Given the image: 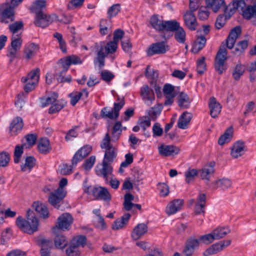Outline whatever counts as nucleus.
<instances>
[{
  "label": "nucleus",
  "mask_w": 256,
  "mask_h": 256,
  "mask_svg": "<svg viewBox=\"0 0 256 256\" xmlns=\"http://www.w3.org/2000/svg\"><path fill=\"white\" fill-rule=\"evenodd\" d=\"M242 33L240 26H236L231 30L226 40V44L224 42L220 46L214 58V68L218 74H221L227 68L226 62L228 60L226 48L232 49L236 40L238 38Z\"/></svg>",
  "instance_id": "obj_1"
},
{
  "label": "nucleus",
  "mask_w": 256,
  "mask_h": 256,
  "mask_svg": "<svg viewBox=\"0 0 256 256\" xmlns=\"http://www.w3.org/2000/svg\"><path fill=\"white\" fill-rule=\"evenodd\" d=\"M26 216L27 220L21 216H18L16 220V224L22 232L32 234L38 230L39 220L30 209L27 210Z\"/></svg>",
  "instance_id": "obj_2"
},
{
  "label": "nucleus",
  "mask_w": 256,
  "mask_h": 256,
  "mask_svg": "<svg viewBox=\"0 0 256 256\" xmlns=\"http://www.w3.org/2000/svg\"><path fill=\"white\" fill-rule=\"evenodd\" d=\"M118 100H120L118 102H114V108L110 110L108 107L104 108L100 111V116L103 118H108L111 120H116L120 114V110L122 108L125 104V101L124 98L120 99L119 97Z\"/></svg>",
  "instance_id": "obj_3"
},
{
  "label": "nucleus",
  "mask_w": 256,
  "mask_h": 256,
  "mask_svg": "<svg viewBox=\"0 0 256 256\" xmlns=\"http://www.w3.org/2000/svg\"><path fill=\"white\" fill-rule=\"evenodd\" d=\"M73 218L70 214L68 213L62 214L58 218L56 224L52 228L53 232L56 233V231L59 230L64 231L70 230Z\"/></svg>",
  "instance_id": "obj_4"
},
{
  "label": "nucleus",
  "mask_w": 256,
  "mask_h": 256,
  "mask_svg": "<svg viewBox=\"0 0 256 256\" xmlns=\"http://www.w3.org/2000/svg\"><path fill=\"white\" fill-rule=\"evenodd\" d=\"M165 40V41L157 42L150 44L147 49V55L152 56L156 54H164L169 50L170 46L167 44L166 38Z\"/></svg>",
  "instance_id": "obj_5"
},
{
  "label": "nucleus",
  "mask_w": 256,
  "mask_h": 256,
  "mask_svg": "<svg viewBox=\"0 0 256 256\" xmlns=\"http://www.w3.org/2000/svg\"><path fill=\"white\" fill-rule=\"evenodd\" d=\"M36 240L37 244L41 247L40 256H51V250L53 247L52 240L39 236L36 238Z\"/></svg>",
  "instance_id": "obj_6"
},
{
  "label": "nucleus",
  "mask_w": 256,
  "mask_h": 256,
  "mask_svg": "<svg viewBox=\"0 0 256 256\" xmlns=\"http://www.w3.org/2000/svg\"><path fill=\"white\" fill-rule=\"evenodd\" d=\"M92 194L96 200H102L106 202H110L112 200V196L108 190L102 186H95L92 190Z\"/></svg>",
  "instance_id": "obj_7"
},
{
  "label": "nucleus",
  "mask_w": 256,
  "mask_h": 256,
  "mask_svg": "<svg viewBox=\"0 0 256 256\" xmlns=\"http://www.w3.org/2000/svg\"><path fill=\"white\" fill-rule=\"evenodd\" d=\"M231 240H224L212 244L210 247L206 249L204 252L203 255L204 256H209L214 254L222 251L226 247L230 245Z\"/></svg>",
  "instance_id": "obj_8"
},
{
  "label": "nucleus",
  "mask_w": 256,
  "mask_h": 256,
  "mask_svg": "<svg viewBox=\"0 0 256 256\" xmlns=\"http://www.w3.org/2000/svg\"><path fill=\"white\" fill-rule=\"evenodd\" d=\"M215 164L214 162H211L206 165L204 168L198 170L200 176L202 180H206V183L209 186L210 184L209 183L210 176L214 172Z\"/></svg>",
  "instance_id": "obj_9"
},
{
  "label": "nucleus",
  "mask_w": 256,
  "mask_h": 256,
  "mask_svg": "<svg viewBox=\"0 0 256 256\" xmlns=\"http://www.w3.org/2000/svg\"><path fill=\"white\" fill-rule=\"evenodd\" d=\"M200 245L199 240L194 237L191 236L188 238L185 246L183 250V254L185 256H192L195 250L198 248Z\"/></svg>",
  "instance_id": "obj_10"
},
{
  "label": "nucleus",
  "mask_w": 256,
  "mask_h": 256,
  "mask_svg": "<svg viewBox=\"0 0 256 256\" xmlns=\"http://www.w3.org/2000/svg\"><path fill=\"white\" fill-rule=\"evenodd\" d=\"M232 186V181L230 179L223 178L212 182L210 184V188L214 190L220 188L222 190H225L230 188Z\"/></svg>",
  "instance_id": "obj_11"
},
{
  "label": "nucleus",
  "mask_w": 256,
  "mask_h": 256,
  "mask_svg": "<svg viewBox=\"0 0 256 256\" xmlns=\"http://www.w3.org/2000/svg\"><path fill=\"white\" fill-rule=\"evenodd\" d=\"M183 19L186 26L192 31L196 30L198 26L196 18L192 12H185L183 15Z\"/></svg>",
  "instance_id": "obj_12"
},
{
  "label": "nucleus",
  "mask_w": 256,
  "mask_h": 256,
  "mask_svg": "<svg viewBox=\"0 0 256 256\" xmlns=\"http://www.w3.org/2000/svg\"><path fill=\"white\" fill-rule=\"evenodd\" d=\"M160 155L164 156H174L178 154L180 151V148L174 145L162 144L158 148Z\"/></svg>",
  "instance_id": "obj_13"
},
{
  "label": "nucleus",
  "mask_w": 256,
  "mask_h": 256,
  "mask_svg": "<svg viewBox=\"0 0 256 256\" xmlns=\"http://www.w3.org/2000/svg\"><path fill=\"white\" fill-rule=\"evenodd\" d=\"M246 150L245 143L243 141L238 140L231 148L230 155L236 158L242 156Z\"/></svg>",
  "instance_id": "obj_14"
},
{
  "label": "nucleus",
  "mask_w": 256,
  "mask_h": 256,
  "mask_svg": "<svg viewBox=\"0 0 256 256\" xmlns=\"http://www.w3.org/2000/svg\"><path fill=\"white\" fill-rule=\"evenodd\" d=\"M184 204L182 199H175L170 202L166 208V213L168 215L173 214L182 210Z\"/></svg>",
  "instance_id": "obj_15"
},
{
  "label": "nucleus",
  "mask_w": 256,
  "mask_h": 256,
  "mask_svg": "<svg viewBox=\"0 0 256 256\" xmlns=\"http://www.w3.org/2000/svg\"><path fill=\"white\" fill-rule=\"evenodd\" d=\"M111 163L104 161L102 162V168L96 170V174L99 176H102L105 179L106 182L108 181V176L112 174L113 168Z\"/></svg>",
  "instance_id": "obj_16"
},
{
  "label": "nucleus",
  "mask_w": 256,
  "mask_h": 256,
  "mask_svg": "<svg viewBox=\"0 0 256 256\" xmlns=\"http://www.w3.org/2000/svg\"><path fill=\"white\" fill-rule=\"evenodd\" d=\"M52 22L53 20L50 16L43 13L36 16L34 24L38 26L44 28L48 26Z\"/></svg>",
  "instance_id": "obj_17"
},
{
  "label": "nucleus",
  "mask_w": 256,
  "mask_h": 256,
  "mask_svg": "<svg viewBox=\"0 0 256 256\" xmlns=\"http://www.w3.org/2000/svg\"><path fill=\"white\" fill-rule=\"evenodd\" d=\"M148 227L144 223L137 224L133 229L131 234L132 238L136 240L143 236L148 232Z\"/></svg>",
  "instance_id": "obj_18"
},
{
  "label": "nucleus",
  "mask_w": 256,
  "mask_h": 256,
  "mask_svg": "<svg viewBox=\"0 0 256 256\" xmlns=\"http://www.w3.org/2000/svg\"><path fill=\"white\" fill-rule=\"evenodd\" d=\"M38 49V45L34 43L26 44L24 49V58L26 60H30L36 54Z\"/></svg>",
  "instance_id": "obj_19"
},
{
  "label": "nucleus",
  "mask_w": 256,
  "mask_h": 256,
  "mask_svg": "<svg viewBox=\"0 0 256 256\" xmlns=\"http://www.w3.org/2000/svg\"><path fill=\"white\" fill-rule=\"evenodd\" d=\"M66 192L58 191L56 190L54 192H50V195L48 197V202L54 207L66 197Z\"/></svg>",
  "instance_id": "obj_20"
},
{
  "label": "nucleus",
  "mask_w": 256,
  "mask_h": 256,
  "mask_svg": "<svg viewBox=\"0 0 256 256\" xmlns=\"http://www.w3.org/2000/svg\"><path fill=\"white\" fill-rule=\"evenodd\" d=\"M24 126V122L21 117L17 116L12 122L10 126V132L12 135H16Z\"/></svg>",
  "instance_id": "obj_21"
},
{
  "label": "nucleus",
  "mask_w": 256,
  "mask_h": 256,
  "mask_svg": "<svg viewBox=\"0 0 256 256\" xmlns=\"http://www.w3.org/2000/svg\"><path fill=\"white\" fill-rule=\"evenodd\" d=\"M209 108L210 114L213 118H216L221 111L222 106L218 102L214 97H211L209 100Z\"/></svg>",
  "instance_id": "obj_22"
},
{
  "label": "nucleus",
  "mask_w": 256,
  "mask_h": 256,
  "mask_svg": "<svg viewBox=\"0 0 256 256\" xmlns=\"http://www.w3.org/2000/svg\"><path fill=\"white\" fill-rule=\"evenodd\" d=\"M140 95L144 100L150 102V104H152L155 99L153 90L148 85H144L140 88Z\"/></svg>",
  "instance_id": "obj_23"
},
{
  "label": "nucleus",
  "mask_w": 256,
  "mask_h": 256,
  "mask_svg": "<svg viewBox=\"0 0 256 256\" xmlns=\"http://www.w3.org/2000/svg\"><path fill=\"white\" fill-rule=\"evenodd\" d=\"M131 214L129 213L124 214L122 216L117 218L112 224V228L118 230L124 228L128 224Z\"/></svg>",
  "instance_id": "obj_24"
},
{
  "label": "nucleus",
  "mask_w": 256,
  "mask_h": 256,
  "mask_svg": "<svg viewBox=\"0 0 256 256\" xmlns=\"http://www.w3.org/2000/svg\"><path fill=\"white\" fill-rule=\"evenodd\" d=\"M32 208L44 218H47L49 216V212L46 206L39 202H34L32 205Z\"/></svg>",
  "instance_id": "obj_25"
},
{
  "label": "nucleus",
  "mask_w": 256,
  "mask_h": 256,
  "mask_svg": "<svg viewBox=\"0 0 256 256\" xmlns=\"http://www.w3.org/2000/svg\"><path fill=\"white\" fill-rule=\"evenodd\" d=\"M206 2L207 6L211 8L214 12H216L221 7L225 12L228 10L224 0H206Z\"/></svg>",
  "instance_id": "obj_26"
},
{
  "label": "nucleus",
  "mask_w": 256,
  "mask_h": 256,
  "mask_svg": "<svg viewBox=\"0 0 256 256\" xmlns=\"http://www.w3.org/2000/svg\"><path fill=\"white\" fill-rule=\"evenodd\" d=\"M104 148L106 150L102 161L112 164L117 156V149L112 145L108 146Z\"/></svg>",
  "instance_id": "obj_27"
},
{
  "label": "nucleus",
  "mask_w": 256,
  "mask_h": 256,
  "mask_svg": "<svg viewBox=\"0 0 256 256\" xmlns=\"http://www.w3.org/2000/svg\"><path fill=\"white\" fill-rule=\"evenodd\" d=\"M164 20L159 18L158 14L152 16L150 20V23L152 28L158 32H164Z\"/></svg>",
  "instance_id": "obj_28"
},
{
  "label": "nucleus",
  "mask_w": 256,
  "mask_h": 256,
  "mask_svg": "<svg viewBox=\"0 0 256 256\" xmlns=\"http://www.w3.org/2000/svg\"><path fill=\"white\" fill-rule=\"evenodd\" d=\"M242 15L244 18L248 20L256 18V0L253 4H248L242 10ZM256 24L254 22V24Z\"/></svg>",
  "instance_id": "obj_29"
},
{
  "label": "nucleus",
  "mask_w": 256,
  "mask_h": 256,
  "mask_svg": "<svg viewBox=\"0 0 256 256\" xmlns=\"http://www.w3.org/2000/svg\"><path fill=\"white\" fill-rule=\"evenodd\" d=\"M46 1L45 0H36L32 3L30 9L32 12L36 16L43 14V10L46 8Z\"/></svg>",
  "instance_id": "obj_30"
},
{
  "label": "nucleus",
  "mask_w": 256,
  "mask_h": 256,
  "mask_svg": "<svg viewBox=\"0 0 256 256\" xmlns=\"http://www.w3.org/2000/svg\"><path fill=\"white\" fill-rule=\"evenodd\" d=\"M192 114L188 112H184L180 116L178 122V126L181 129H186L190 122Z\"/></svg>",
  "instance_id": "obj_31"
},
{
  "label": "nucleus",
  "mask_w": 256,
  "mask_h": 256,
  "mask_svg": "<svg viewBox=\"0 0 256 256\" xmlns=\"http://www.w3.org/2000/svg\"><path fill=\"white\" fill-rule=\"evenodd\" d=\"M40 76V69L36 68L31 70L26 77H22L21 80L22 82H26L28 81L38 82Z\"/></svg>",
  "instance_id": "obj_32"
},
{
  "label": "nucleus",
  "mask_w": 256,
  "mask_h": 256,
  "mask_svg": "<svg viewBox=\"0 0 256 256\" xmlns=\"http://www.w3.org/2000/svg\"><path fill=\"white\" fill-rule=\"evenodd\" d=\"M178 98V106L180 108H188L190 106L192 100L186 93L180 92Z\"/></svg>",
  "instance_id": "obj_33"
},
{
  "label": "nucleus",
  "mask_w": 256,
  "mask_h": 256,
  "mask_svg": "<svg viewBox=\"0 0 256 256\" xmlns=\"http://www.w3.org/2000/svg\"><path fill=\"white\" fill-rule=\"evenodd\" d=\"M56 236L54 238V243L56 248L62 249L66 247L68 244V241L66 237L62 234L57 233L56 231Z\"/></svg>",
  "instance_id": "obj_34"
},
{
  "label": "nucleus",
  "mask_w": 256,
  "mask_h": 256,
  "mask_svg": "<svg viewBox=\"0 0 256 256\" xmlns=\"http://www.w3.org/2000/svg\"><path fill=\"white\" fill-rule=\"evenodd\" d=\"M206 42V40L204 36H198L193 44L192 52L195 54L199 52L205 46Z\"/></svg>",
  "instance_id": "obj_35"
},
{
  "label": "nucleus",
  "mask_w": 256,
  "mask_h": 256,
  "mask_svg": "<svg viewBox=\"0 0 256 256\" xmlns=\"http://www.w3.org/2000/svg\"><path fill=\"white\" fill-rule=\"evenodd\" d=\"M70 60L67 56L60 58L58 62L57 72H60L61 74H65L70 66Z\"/></svg>",
  "instance_id": "obj_36"
},
{
  "label": "nucleus",
  "mask_w": 256,
  "mask_h": 256,
  "mask_svg": "<svg viewBox=\"0 0 256 256\" xmlns=\"http://www.w3.org/2000/svg\"><path fill=\"white\" fill-rule=\"evenodd\" d=\"M233 128L232 126L226 130L223 134L220 136L218 140V144L222 146L225 144L229 142L232 137Z\"/></svg>",
  "instance_id": "obj_37"
},
{
  "label": "nucleus",
  "mask_w": 256,
  "mask_h": 256,
  "mask_svg": "<svg viewBox=\"0 0 256 256\" xmlns=\"http://www.w3.org/2000/svg\"><path fill=\"white\" fill-rule=\"evenodd\" d=\"M100 33L102 36L107 34L111 30V21L106 19H102L100 24Z\"/></svg>",
  "instance_id": "obj_38"
},
{
  "label": "nucleus",
  "mask_w": 256,
  "mask_h": 256,
  "mask_svg": "<svg viewBox=\"0 0 256 256\" xmlns=\"http://www.w3.org/2000/svg\"><path fill=\"white\" fill-rule=\"evenodd\" d=\"M180 24L176 20H164V32H174L180 26Z\"/></svg>",
  "instance_id": "obj_39"
},
{
  "label": "nucleus",
  "mask_w": 256,
  "mask_h": 256,
  "mask_svg": "<svg viewBox=\"0 0 256 256\" xmlns=\"http://www.w3.org/2000/svg\"><path fill=\"white\" fill-rule=\"evenodd\" d=\"M6 6H8L2 12L1 14V18H8L10 20V22H14L15 20V11L14 10L15 6L10 4H7Z\"/></svg>",
  "instance_id": "obj_40"
},
{
  "label": "nucleus",
  "mask_w": 256,
  "mask_h": 256,
  "mask_svg": "<svg viewBox=\"0 0 256 256\" xmlns=\"http://www.w3.org/2000/svg\"><path fill=\"white\" fill-rule=\"evenodd\" d=\"M87 242V238L84 235H78L74 237L70 241V243L75 247L79 248L80 246L84 248Z\"/></svg>",
  "instance_id": "obj_41"
},
{
  "label": "nucleus",
  "mask_w": 256,
  "mask_h": 256,
  "mask_svg": "<svg viewBox=\"0 0 256 256\" xmlns=\"http://www.w3.org/2000/svg\"><path fill=\"white\" fill-rule=\"evenodd\" d=\"M36 160L32 156H29L26 158L25 164L20 166L21 170L22 172H26L27 170L29 172L31 171L32 168L36 166Z\"/></svg>",
  "instance_id": "obj_42"
},
{
  "label": "nucleus",
  "mask_w": 256,
  "mask_h": 256,
  "mask_svg": "<svg viewBox=\"0 0 256 256\" xmlns=\"http://www.w3.org/2000/svg\"><path fill=\"white\" fill-rule=\"evenodd\" d=\"M38 147L39 152L43 154H48L51 150L50 141L47 138H42Z\"/></svg>",
  "instance_id": "obj_43"
},
{
  "label": "nucleus",
  "mask_w": 256,
  "mask_h": 256,
  "mask_svg": "<svg viewBox=\"0 0 256 256\" xmlns=\"http://www.w3.org/2000/svg\"><path fill=\"white\" fill-rule=\"evenodd\" d=\"M122 132V125L120 121L116 122L114 124L112 130V140L116 142Z\"/></svg>",
  "instance_id": "obj_44"
},
{
  "label": "nucleus",
  "mask_w": 256,
  "mask_h": 256,
  "mask_svg": "<svg viewBox=\"0 0 256 256\" xmlns=\"http://www.w3.org/2000/svg\"><path fill=\"white\" fill-rule=\"evenodd\" d=\"M175 40L180 44H184L186 40V33L182 26H180L174 32Z\"/></svg>",
  "instance_id": "obj_45"
},
{
  "label": "nucleus",
  "mask_w": 256,
  "mask_h": 256,
  "mask_svg": "<svg viewBox=\"0 0 256 256\" xmlns=\"http://www.w3.org/2000/svg\"><path fill=\"white\" fill-rule=\"evenodd\" d=\"M67 102L64 100H60L57 103L52 104L48 110V112L50 114H54L60 112L66 104Z\"/></svg>",
  "instance_id": "obj_46"
},
{
  "label": "nucleus",
  "mask_w": 256,
  "mask_h": 256,
  "mask_svg": "<svg viewBox=\"0 0 256 256\" xmlns=\"http://www.w3.org/2000/svg\"><path fill=\"white\" fill-rule=\"evenodd\" d=\"M230 232V230L228 228H218L212 232L215 240L224 238Z\"/></svg>",
  "instance_id": "obj_47"
},
{
  "label": "nucleus",
  "mask_w": 256,
  "mask_h": 256,
  "mask_svg": "<svg viewBox=\"0 0 256 256\" xmlns=\"http://www.w3.org/2000/svg\"><path fill=\"white\" fill-rule=\"evenodd\" d=\"M58 98V94L56 92H52L50 96L46 99L44 98H40L42 107L44 108L50 104H53Z\"/></svg>",
  "instance_id": "obj_48"
},
{
  "label": "nucleus",
  "mask_w": 256,
  "mask_h": 256,
  "mask_svg": "<svg viewBox=\"0 0 256 256\" xmlns=\"http://www.w3.org/2000/svg\"><path fill=\"white\" fill-rule=\"evenodd\" d=\"M94 48L97 52L96 58H106L107 54L104 52V50H106L104 42H96L94 44Z\"/></svg>",
  "instance_id": "obj_49"
},
{
  "label": "nucleus",
  "mask_w": 256,
  "mask_h": 256,
  "mask_svg": "<svg viewBox=\"0 0 256 256\" xmlns=\"http://www.w3.org/2000/svg\"><path fill=\"white\" fill-rule=\"evenodd\" d=\"M229 6H232V8H230V10H238V11H241L242 12V10L244 9L247 5L243 0H233L232 2V4H230Z\"/></svg>",
  "instance_id": "obj_50"
},
{
  "label": "nucleus",
  "mask_w": 256,
  "mask_h": 256,
  "mask_svg": "<svg viewBox=\"0 0 256 256\" xmlns=\"http://www.w3.org/2000/svg\"><path fill=\"white\" fill-rule=\"evenodd\" d=\"M148 66L146 68L145 76L150 79V86H153V84L156 83L158 78V72L157 70H152L150 73H148Z\"/></svg>",
  "instance_id": "obj_51"
},
{
  "label": "nucleus",
  "mask_w": 256,
  "mask_h": 256,
  "mask_svg": "<svg viewBox=\"0 0 256 256\" xmlns=\"http://www.w3.org/2000/svg\"><path fill=\"white\" fill-rule=\"evenodd\" d=\"M24 144L22 146L17 145L15 147L14 154V161L15 164H18L20 161L24 152Z\"/></svg>",
  "instance_id": "obj_52"
},
{
  "label": "nucleus",
  "mask_w": 256,
  "mask_h": 256,
  "mask_svg": "<svg viewBox=\"0 0 256 256\" xmlns=\"http://www.w3.org/2000/svg\"><path fill=\"white\" fill-rule=\"evenodd\" d=\"M120 11V5L119 4H114L108 8L107 14L108 18L110 20L112 17L116 16Z\"/></svg>",
  "instance_id": "obj_53"
},
{
  "label": "nucleus",
  "mask_w": 256,
  "mask_h": 256,
  "mask_svg": "<svg viewBox=\"0 0 256 256\" xmlns=\"http://www.w3.org/2000/svg\"><path fill=\"white\" fill-rule=\"evenodd\" d=\"M230 16H228L223 14L218 15L215 22L216 28L220 30L224 26L226 20L229 19Z\"/></svg>",
  "instance_id": "obj_54"
},
{
  "label": "nucleus",
  "mask_w": 256,
  "mask_h": 256,
  "mask_svg": "<svg viewBox=\"0 0 256 256\" xmlns=\"http://www.w3.org/2000/svg\"><path fill=\"white\" fill-rule=\"evenodd\" d=\"M199 174V172L195 168H189L188 170L185 172L186 182L189 184L191 181L194 180L195 176Z\"/></svg>",
  "instance_id": "obj_55"
},
{
  "label": "nucleus",
  "mask_w": 256,
  "mask_h": 256,
  "mask_svg": "<svg viewBox=\"0 0 256 256\" xmlns=\"http://www.w3.org/2000/svg\"><path fill=\"white\" fill-rule=\"evenodd\" d=\"M10 154L6 151L0 152V167L6 166L10 161Z\"/></svg>",
  "instance_id": "obj_56"
},
{
  "label": "nucleus",
  "mask_w": 256,
  "mask_h": 256,
  "mask_svg": "<svg viewBox=\"0 0 256 256\" xmlns=\"http://www.w3.org/2000/svg\"><path fill=\"white\" fill-rule=\"evenodd\" d=\"M24 26V22L22 20L16 21L8 26L10 31L13 33L16 34L18 30L23 29Z\"/></svg>",
  "instance_id": "obj_57"
},
{
  "label": "nucleus",
  "mask_w": 256,
  "mask_h": 256,
  "mask_svg": "<svg viewBox=\"0 0 256 256\" xmlns=\"http://www.w3.org/2000/svg\"><path fill=\"white\" fill-rule=\"evenodd\" d=\"M162 110V108L160 106L152 108L148 112L150 120L153 121L156 120L158 117L160 115Z\"/></svg>",
  "instance_id": "obj_58"
},
{
  "label": "nucleus",
  "mask_w": 256,
  "mask_h": 256,
  "mask_svg": "<svg viewBox=\"0 0 256 256\" xmlns=\"http://www.w3.org/2000/svg\"><path fill=\"white\" fill-rule=\"evenodd\" d=\"M205 57L202 56L197 61V72L200 74H202L206 70V65L205 62Z\"/></svg>",
  "instance_id": "obj_59"
},
{
  "label": "nucleus",
  "mask_w": 256,
  "mask_h": 256,
  "mask_svg": "<svg viewBox=\"0 0 256 256\" xmlns=\"http://www.w3.org/2000/svg\"><path fill=\"white\" fill-rule=\"evenodd\" d=\"M118 43L114 40L108 42L106 45L105 44L106 53L108 54L115 52L118 48Z\"/></svg>",
  "instance_id": "obj_60"
},
{
  "label": "nucleus",
  "mask_w": 256,
  "mask_h": 256,
  "mask_svg": "<svg viewBox=\"0 0 256 256\" xmlns=\"http://www.w3.org/2000/svg\"><path fill=\"white\" fill-rule=\"evenodd\" d=\"M68 256H80V252L78 248L70 243L69 246L66 250Z\"/></svg>",
  "instance_id": "obj_61"
},
{
  "label": "nucleus",
  "mask_w": 256,
  "mask_h": 256,
  "mask_svg": "<svg viewBox=\"0 0 256 256\" xmlns=\"http://www.w3.org/2000/svg\"><path fill=\"white\" fill-rule=\"evenodd\" d=\"M198 240L200 242H201L204 244H208L214 242L215 239L212 232L210 234L200 236Z\"/></svg>",
  "instance_id": "obj_62"
},
{
  "label": "nucleus",
  "mask_w": 256,
  "mask_h": 256,
  "mask_svg": "<svg viewBox=\"0 0 256 256\" xmlns=\"http://www.w3.org/2000/svg\"><path fill=\"white\" fill-rule=\"evenodd\" d=\"M244 72V68L241 64H237L232 72V76L236 80H239L240 77L243 74Z\"/></svg>",
  "instance_id": "obj_63"
},
{
  "label": "nucleus",
  "mask_w": 256,
  "mask_h": 256,
  "mask_svg": "<svg viewBox=\"0 0 256 256\" xmlns=\"http://www.w3.org/2000/svg\"><path fill=\"white\" fill-rule=\"evenodd\" d=\"M158 189L159 190L160 194L161 196L165 197L169 194L168 186L165 183H158Z\"/></svg>",
  "instance_id": "obj_64"
}]
</instances>
